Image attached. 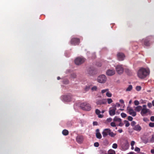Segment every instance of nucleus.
Here are the masks:
<instances>
[{
	"label": "nucleus",
	"instance_id": "f257e3e1",
	"mask_svg": "<svg viewBox=\"0 0 154 154\" xmlns=\"http://www.w3.org/2000/svg\"><path fill=\"white\" fill-rule=\"evenodd\" d=\"M149 73V71L148 69L142 68L138 72V76L140 79L145 78Z\"/></svg>",
	"mask_w": 154,
	"mask_h": 154
},
{
	"label": "nucleus",
	"instance_id": "f03ea898",
	"mask_svg": "<svg viewBox=\"0 0 154 154\" xmlns=\"http://www.w3.org/2000/svg\"><path fill=\"white\" fill-rule=\"evenodd\" d=\"M102 134L104 137H106L108 135H109L111 137H114L116 135V134L111 131V130L109 128L104 129L102 132Z\"/></svg>",
	"mask_w": 154,
	"mask_h": 154
},
{
	"label": "nucleus",
	"instance_id": "7ed1b4c3",
	"mask_svg": "<svg viewBox=\"0 0 154 154\" xmlns=\"http://www.w3.org/2000/svg\"><path fill=\"white\" fill-rule=\"evenodd\" d=\"M80 107L83 110L90 111L91 107V105L86 102L83 103L81 104Z\"/></svg>",
	"mask_w": 154,
	"mask_h": 154
},
{
	"label": "nucleus",
	"instance_id": "20e7f679",
	"mask_svg": "<svg viewBox=\"0 0 154 154\" xmlns=\"http://www.w3.org/2000/svg\"><path fill=\"white\" fill-rule=\"evenodd\" d=\"M107 80L106 76L104 75H101L98 77L97 79V82L101 83H105Z\"/></svg>",
	"mask_w": 154,
	"mask_h": 154
},
{
	"label": "nucleus",
	"instance_id": "39448f33",
	"mask_svg": "<svg viewBox=\"0 0 154 154\" xmlns=\"http://www.w3.org/2000/svg\"><path fill=\"white\" fill-rule=\"evenodd\" d=\"M143 108H142L140 114L142 116H145L146 114L150 112V110L146 108V106L145 105H143Z\"/></svg>",
	"mask_w": 154,
	"mask_h": 154
},
{
	"label": "nucleus",
	"instance_id": "423d86ee",
	"mask_svg": "<svg viewBox=\"0 0 154 154\" xmlns=\"http://www.w3.org/2000/svg\"><path fill=\"white\" fill-rule=\"evenodd\" d=\"M85 61L84 58L78 57L76 58L75 60V63L76 65H79L83 63Z\"/></svg>",
	"mask_w": 154,
	"mask_h": 154
},
{
	"label": "nucleus",
	"instance_id": "0eeeda50",
	"mask_svg": "<svg viewBox=\"0 0 154 154\" xmlns=\"http://www.w3.org/2000/svg\"><path fill=\"white\" fill-rule=\"evenodd\" d=\"M71 44L74 45H78L80 43V39L77 38H72L70 41Z\"/></svg>",
	"mask_w": 154,
	"mask_h": 154
},
{
	"label": "nucleus",
	"instance_id": "6e6552de",
	"mask_svg": "<svg viewBox=\"0 0 154 154\" xmlns=\"http://www.w3.org/2000/svg\"><path fill=\"white\" fill-rule=\"evenodd\" d=\"M88 73L90 75H94L97 74V71L94 68H89L88 70Z\"/></svg>",
	"mask_w": 154,
	"mask_h": 154
},
{
	"label": "nucleus",
	"instance_id": "1a4fd4ad",
	"mask_svg": "<svg viewBox=\"0 0 154 154\" xmlns=\"http://www.w3.org/2000/svg\"><path fill=\"white\" fill-rule=\"evenodd\" d=\"M116 69L117 72L119 74L122 73L124 71L122 65H118L116 67Z\"/></svg>",
	"mask_w": 154,
	"mask_h": 154
},
{
	"label": "nucleus",
	"instance_id": "9d476101",
	"mask_svg": "<svg viewBox=\"0 0 154 154\" xmlns=\"http://www.w3.org/2000/svg\"><path fill=\"white\" fill-rule=\"evenodd\" d=\"M71 99L72 96L71 95H65L62 97V100L66 102L70 101Z\"/></svg>",
	"mask_w": 154,
	"mask_h": 154
},
{
	"label": "nucleus",
	"instance_id": "9b49d317",
	"mask_svg": "<svg viewBox=\"0 0 154 154\" xmlns=\"http://www.w3.org/2000/svg\"><path fill=\"white\" fill-rule=\"evenodd\" d=\"M127 110L129 114L133 117L135 116L136 115V112L134 111V109L132 108L129 107H127Z\"/></svg>",
	"mask_w": 154,
	"mask_h": 154
},
{
	"label": "nucleus",
	"instance_id": "f8f14e48",
	"mask_svg": "<svg viewBox=\"0 0 154 154\" xmlns=\"http://www.w3.org/2000/svg\"><path fill=\"white\" fill-rule=\"evenodd\" d=\"M117 57L119 60L122 61L124 59L125 55L123 53L119 52L117 54Z\"/></svg>",
	"mask_w": 154,
	"mask_h": 154
},
{
	"label": "nucleus",
	"instance_id": "ddd939ff",
	"mask_svg": "<svg viewBox=\"0 0 154 154\" xmlns=\"http://www.w3.org/2000/svg\"><path fill=\"white\" fill-rule=\"evenodd\" d=\"M116 107H113V108H110L109 110V113L110 116H113L116 114Z\"/></svg>",
	"mask_w": 154,
	"mask_h": 154
},
{
	"label": "nucleus",
	"instance_id": "4468645a",
	"mask_svg": "<svg viewBox=\"0 0 154 154\" xmlns=\"http://www.w3.org/2000/svg\"><path fill=\"white\" fill-rule=\"evenodd\" d=\"M76 141L78 143H82L83 140V137L82 136H78L76 137Z\"/></svg>",
	"mask_w": 154,
	"mask_h": 154
},
{
	"label": "nucleus",
	"instance_id": "2eb2a0df",
	"mask_svg": "<svg viewBox=\"0 0 154 154\" xmlns=\"http://www.w3.org/2000/svg\"><path fill=\"white\" fill-rule=\"evenodd\" d=\"M106 103V100L105 99H103L102 100H97L96 101V103L97 105H101L105 104Z\"/></svg>",
	"mask_w": 154,
	"mask_h": 154
},
{
	"label": "nucleus",
	"instance_id": "dca6fc26",
	"mask_svg": "<svg viewBox=\"0 0 154 154\" xmlns=\"http://www.w3.org/2000/svg\"><path fill=\"white\" fill-rule=\"evenodd\" d=\"M115 73V71L114 70L108 69L106 72V74L109 76H112Z\"/></svg>",
	"mask_w": 154,
	"mask_h": 154
},
{
	"label": "nucleus",
	"instance_id": "f3484780",
	"mask_svg": "<svg viewBox=\"0 0 154 154\" xmlns=\"http://www.w3.org/2000/svg\"><path fill=\"white\" fill-rule=\"evenodd\" d=\"M133 128L134 130L138 131H140L142 129L141 127L139 125H135Z\"/></svg>",
	"mask_w": 154,
	"mask_h": 154
},
{
	"label": "nucleus",
	"instance_id": "a211bd4d",
	"mask_svg": "<svg viewBox=\"0 0 154 154\" xmlns=\"http://www.w3.org/2000/svg\"><path fill=\"white\" fill-rule=\"evenodd\" d=\"M149 37H148V38H145V39H143L144 44L146 46H149Z\"/></svg>",
	"mask_w": 154,
	"mask_h": 154
},
{
	"label": "nucleus",
	"instance_id": "6ab92c4d",
	"mask_svg": "<svg viewBox=\"0 0 154 154\" xmlns=\"http://www.w3.org/2000/svg\"><path fill=\"white\" fill-rule=\"evenodd\" d=\"M99 129H98L96 130L97 133H96V135L97 138L100 139L102 137V136L100 133L99 132Z\"/></svg>",
	"mask_w": 154,
	"mask_h": 154
},
{
	"label": "nucleus",
	"instance_id": "aec40b11",
	"mask_svg": "<svg viewBox=\"0 0 154 154\" xmlns=\"http://www.w3.org/2000/svg\"><path fill=\"white\" fill-rule=\"evenodd\" d=\"M142 109V107L140 106H138L135 107L134 110L138 112H139L140 111H141Z\"/></svg>",
	"mask_w": 154,
	"mask_h": 154
},
{
	"label": "nucleus",
	"instance_id": "412c9836",
	"mask_svg": "<svg viewBox=\"0 0 154 154\" xmlns=\"http://www.w3.org/2000/svg\"><path fill=\"white\" fill-rule=\"evenodd\" d=\"M62 134L65 136H66L69 134L68 131L66 129L63 130L62 132Z\"/></svg>",
	"mask_w": 154,
	"mask_h": 154
},
{
	"label": "nucleus",
	"instance_id": "4be33fe9",
	"mask_svg": "<svg viewBox=\"0 0 154 154\" xmlns=\"http://www.w3.org/2000/svg\"><path fill=\"white\" fill-rule=\"evenodd\" d=\"M133 87L132 85H130L126 90V91H131Z\"/></svg>",
	"mask_w": 154,
	"mask_h": 154
},
{
	"label": "nucleus",
	"instance_id": "5701e85b",
	"mask_svg": "<svg viewBox=\"0 0 154 154\" xmlns=\"http://www.w3.org/2000/svg\"><path fill=\"white\" fill-rule=\"evenodd\" d=\"M108 154H116V152L115 151L112 149H109L108 151Z\"/></svg>",
	"mask_w": 154,
	"mask_h": 154
},
{
	"label": "nucleus",
	"instance_id": "b1692460",
	"mask_svg": "<svg viewBox=\"0 0 154 154\" xmlns=\"http://www.w3.org/2000/svg\"><path fill=\"white\" fill-rule=\"evenodd\" d=\"M113 121H118L120 122H121V119L120 118H118L116 116H115L113 119Z\"/></svg>",
	"mask_w": 154,
	"mask_h": 154
},
{
	"label": "nucleus",
	"instance_id": "393cba45",
	"mask_svg": "<svg viewBox=\"0 0 154 154\" xmlns=\"http://www.w3.org/2000/svg\"><path fill=\"white\" fill-rule=\"evenodd\" d=\"M124 123L125 124V126L126 127H128L130 125V123L127 120H125L124 121Z\"/></svg>",
	"mask_w": 154,
	"mask_h": 154
},
{
	"label": "nucleus",
	"instance_id": "a878e982",
	"mask_svg": "<svg viewBox=\"0 0 154 154\" xmlns=\"http://www.w3.org/2000/svg\"><path fill=\"white\" fill-rule=\"evenodd\" d=\"M106 95L107 97H111L112 96V94L109 92V91L106 92Z\"/></svg>",
	"mask_w": 154,
	"mask_h": 154
},
{
	"label": "nucleus",
	"instance_id": "bb28decb",
	"mask_svg": "<svg viewBox=\"0 0 154 154\" xmlns=\"http://www.w3.org/2000/svg\"><path fill=\"white\" fill-rule=\"evenodd\" d=\"M106 100L108 104H110L113 102L111 98H108Z\"/></svg>",
	"mask_w": 154,
	"mask_h": 154
},
{
	"label": "nucleus",
	"instance_id": "cd10ccee",
	"mask_svg": "<svg viewBox=\"0 0 154 154\" xmlns=\"http://www.w3.org/2000/svg\"><path fill=\"white\" fill-rule=\"evenodd\" d=\"M134 105L135 106H138L140 104V103H139V101L137 100H135L134 102Z\"/></svg>",
	"mask_w": 154,
	"mask_h": 154
},
{
	"label": "nucleus",
	"instance_id": "c85d7f7f",
	"mask_svg": "<svg viewBox=\"0 0 154 154\" xmlns=\"http://www.w3.org/2000/svg\"><path fill=\"white\" fill-rule=\"evenodd\" d=\"M117 145L116 143H115L113 144L112 147L114 149H116L117 148Z\"/></svg>",
	"mask_w": 154,
	"mask_h": 154
},
{
	"label": "nucleus",
	"instance_id": "c756f323",
	"mask_svg": "<svg viewBox=\"0 0 154 154\" xmlns=\"http://www.w3.org/2000/svg\"><path fill=\"white\" fill-rule=\"evenodd\" d=\"M108 91H109V89H105L102 90L101 91V93L102 94H103L106 92H107Z\"/></svg>",
	"mask_w": 154,
	"mask_h": 154
},
{
	"label": "nucleus",
	"instance_id": "7c9ffc66",
	"mask_svg": "<svg viewBox=\"0 0 154 154\" xmlns=\"http://www.w3.org/2000/svg\"><path fill=\"white\" fill-rule=\"evenodd\" d=\"M149 126L151 127H154V123L152 122H150L149 123Z\"/></svg>",
	"mask_w": 154,
	"mask_h": 154
},
{
	"label": "nucleus",
	"instance_id": "2f4dec72",
	"mask_svg": "<svg viewBox=\"0 0 154 154\" xmlns=\"http://www.w3.org/2000/svg\"><path fill=\"white\" fill-rule=\"evenodd\" d=\"M121 115L122 118H125L127 116V115L124 113H122Z\"/></svg>",
	"mask_w": 154,
	"mask_h": 154
},
{
	"label": "nucleus",
	"instance_id": "473e14b6",
	"mask_svg": "<svg viewBox=\"0 0 154 154\" xmlns=\"http://www.w3.org/2000/svg\"><path fill=\"white\" fill-rule=\"evenodd\" d=\"M97 89V87L96 86H94L92 88L91 90H92V91H96Z\"/></svg>",
	"mask_w": 154,
	"mask_h": 154
},
{
	"label": "nucleus",
	"instance_id": "72a5a7b5",
	"mask_svg": "<svg viewBox=\"0 0 154 154\" xmlns=\"http://www.w3.org/2000/svg\"><path fill=\"white\" fill-rule=\"evenodd\" d=\"M95 113L98 115L100 113V111L98 109H96L95 110Z\"/></svg>",
	"mask_w": 154,
	"mask_h": 154
},
{
	"label": "nucleus",
	"instance_id": "f704fd0d",
	"mask_svg": "<svg viewBox=\"0 0 154 154\" xmlns=\"http://www.w3.org/2000/svg\"><path fill=\"white\" fill-rule=\"evenodd\" d=\"M141 87L140 86H137L136 87V90L137 91H140L141 89Z\"/></svg>",
	"mask_w": 154,
	"mask_h": 154
},
{
	"label": "nucleus",
	"instance_id": "c9c22d12",
	"mask_svg": "<svg viewBox=\"0 0 154 154\" xmlns=\"http://www.w3.org/2000/svg\"><path fill=\"white\" fill-rule=\"evenodd\" d=\"M135 151L136 152H139L140 151V149L138 147H136L135 149Z\"/></svg>",
	"mask_w": 154,
	"mask_h": 154
},
{
	"label": "nucleus",
	"instance_id": "e433bc0d",
	"mask_svg": "<svg viewBox=\"0 0 154 154\" xmlns=\"http://www.w3.org/2000/svg\"><path fill=\"white\" fill-rule=\"evenodd\" d=\"M136 124V122H135L133 121L131 123V125L133 127H134L135 125Z\"/></svg>",
	"mask_w": 154,
	"mask_h": 154
},
{
	"label": "nucleus",
	"instance_id": "4c0bfd02",
	"mask_svg": "<svg viewBox=\"0 0 154 154\" xmlns=\"http://www.w3.org/2000/svg\"><path fill=\"white\" fill-rule=\"evenodd\" d=\"M122 147L123 148V149H127V148L128 147V144L126 143L125 145V146H123V145H122Z\"/></svg>",
	"mask_w": 154,
	"mask_h": 154
},
{
	"label": "nucleus",
	"instance_id": "58836bf2",
	"mask_svg": "<svg viewBox=\"0 0 154 154\" xmlns=\"http://www.w3.org/2000/svg\"><path fill=\"white\" fill-rule=\"evenodd\" d=\"M71 76L72 78H76V75L74 73L71 74Z\"/></svg>",
	"mask_w": 154,
	"mask_h": 154
},
{
	"label": "nucleus",
	"instance_id": "ea45409f",
	"mask_svg": "<svg viewBox=\"0 0 154 154\" xmlns=\"http://www.w3.org/2000/svg\"><path fill=\"white\" fill-rule=\"evenodd\" d=\"M110 125L112 127H116V124L114 122H111V123H110Z\"/></svg>",
	"mask_w": 154,
	"mask_h": 154
},
{
	"label": "nucleus",
	"instance_id": "a19ab883",
	"mask_svg": "<svg viewBox=\"0 0 154 154\" xmlns=\"http://www.w3.org/2000/svg\"><path fill=\"white\" fill-rule=\"evenodd\" d=\"M128 120L131 121H132L133 119V118L131 116H128Z\"/></svg>",
	"mask_w": 154,
	"mask_h": 154
},
{
	"label": "nucleus",
	"instance_id": "79ce46f5",
	"mask_svg": "<svg viewBox=\"0 0 154 154\" xmlns=\"http://www.w3.org/2000/svg\"><path fill=\"white\" fill-rule=\"evenodd\" d=\"M90 88V87L89 86H86L85 88V90L86 91H87L89 90Z\"/></svg>",
	"mask_w": 154,
	"mask_h": 154
},
{
	"label": "nucleus",
	"instance_id": "37998d69",
	"mask_svg": "<svg viewBox=\"0 0 154 154\" xmlns=\"http://www.w3.org/2000/svg\"><path fill=\"white\" fill-rule=\"evenodd\" d=\"M94 145L96 147H98L99 146V143L98 142H95L94 143Z\"/></svg>",
	"mask_w": 154,
	"mask_h": 154
},
{
	"label": "nucleus",
	"instance_id": "c03bdc74",
	"mask_svg": "<svg viewBox=\"0 0 154 154\" xmlns=\"http://www.w3.org/2000/svg\"><path fill=\"white\" fill-rule=\"evenodd\" d=\"M112 119L111 118H108L106 120V121L107 122H110L112 121Z\"/></svg>",
	"mask_w": 154,
	"mask_h": 154
},
{
	"label": "nucleus",
	"instance_id": "a18cd8bd",
	"mask_svg": "<svg viewBox=\"0 0 154 154\" xmlns=\"http://www.w3.org/2000/svg\"><path fill=\"white\" fill-rule=\"evenodd\" d=\"M147 106L149 108H151L152 107V104L150 103H147Z\"/></svg>",
	"mask_w": 154,
	"mask_h": 154
},
{
	"label": "nucleus",
	"instance_id": "49530a36",
	"mask_svg": "<svg viewBox=\"0 0 154 154\" xmlns=\"http://www.w3.org/2000/svg\"><path fill=\"white\" fill-rule=\"evenodd\" d=\"M135 142L134 141H132L131 143V146H134V145L135 144Z\"/></svg>",
	"mask_w": 154,
	"mask_h": 154
},
{
	"label": "nucleus",
	"instance_id": "de8ad7c7",
	"mask_svg": "<svg viewBox=\"0 0 154 154\" xmlns=\"http://www.w3.org/2000/svg\"><path fill=\"white\" fill-rule=\"evenodd\" d=\"M120 106V104L119 103H116V105H115L114 107H116V106L119 107Z\"/></svg>",
	"mask_w": 154,
	"mask_h": 154
},
{
	"label": "nucleus",
	"instance_id": "09e8293b",
	"mask_svg": "<svg viewBox=\"0 0 154 154\" xmlns=\"http://www.w3.org/2000/svg\"><path fill=\"white\" fill-rule=\"evenodd\" d=\"M150 120L152 122L154 121V116H152L150 117Z\"/></svg>",
	"mask_w": 154,
	"mask_h": 154
},
{
	"label": "nucleus",
	"instance_id": "8fccbe9b",
	"mask_svg": "<svg viewBox=\"0 0 154 154\" xmlns=\"http://www.w3.org/2000/svg\"><path fill=\"white\" fill-rule=\"evenodd\" d=\"M93 125H98V123L97 122H93Z\"/></svg>",
	"mask_w": 154,
	"mask_h": 154
},
{
	"label": "nucleus",
	"instance_id": "3c124183",
	"mask_svg": "<svg viewBox=\"0 0 154 154\" xmlns=\"http://www.w3.org/2000/svg\"><path fill=\"white\" fill-rule=\"evenodd\" d=\"M150 141L152 143H153L154 142V137H152L151 138Z\"/></svg>",
	"mask_w": 154,
	"mask_h": 154
},
{
	"label": "nucleus",
	"instance_id": "603ef678",
	"mask_svg": "<svg viewBox=\"0 0 154 154\" xmlns=\"http://www.w3.org/2000/svg\"><path fill=\"white\" fill-rule=\"evenodd\" d=\"M98 115V117L99 118H102L103 117V115L99 114V115Z\"/></svg>",
	"mask_w": 154,
	"mask_h": 154
},
{
	"label": "nucleus",
	"instance_id": "864d4df0",
	"mask_svg": "<svg viewBox=\"0 0 154 154\" xmlns=\"http://www.w3.org/2000/svg\"><path fill=\"white\" fill-rule=\"evenodd\" d=\"M119 102L120 103H124V100L122 99H121L119 100Z\"/></svg>",
	"mask_w": 154,
	"mask_h": 154
},
{
	"label": "nucleus",
	"instance_id": "5fc2aeb1",
	"mask_svg": "<svg viewBox=\"0 0 154 154\" xmlns=\"http://www.w3.org/2000/svg\"><path fill=\"white\" fill-rule=\"evenodd\" d=\"M100 153H101L102 154L104 152V151H103V150H100Z\"/></svg>",
	"mask_w": 154,
	"mask_h": 154
},
{
	"label": "nucleus",
	"instance_id": "6e6d98bb",
	"mask_svg": "<svg viewBox=\"0 0 154 154\" xmlns=\"http://www.w3.org/2000/svg\"><path fill=\"white\" fill-rule=\"evenodd\" d=\"M122 129H119L118 130V131L119 133H122Z\"/></svg>",
	"mask_w": 154,
	"mask_h": 154
},
{
	"label": "nucleus",
	"instance_id": "4d7b16f0",
	"mask_svg": "<svg viewBox=\"0 0 154 154\" xmlns=\"http://www.w3.org/2000/svg\"><path fill=\"white\" fill-rule=\"evenodd\" d=\"M151 152L152 154H154V149H152L151 150Z\"/></svg>",
	"mask_w": 154,
	"mask_h": 154
},
{
	"label": "nucleus",
	"instance_id": "13d9d810",
	"mask_svg": "<svg viewBox=\"0 0 154 154\" xmlns=\"http://www.w3.org/2000/svg\"><path fill=\"white\" fill-rule=\"evenodd\" d=\"M123 124L121 122L119 124V126H122Z\"/></svg>",
	"mask_w": 154,
	"mask_h": 154
},
{
	"label": "nucleus",
	"instance_id": "bf43d9fd",
	"mask_svg": "<svg viewBox=\"0 0 154 154\" xmlns=\"http://www.w3.org/2000/svg\"><path fill=\"white\" fill-rule=\"evenodd\" d=\"M147 120V118H144L143 119V120L145 122H146Z\"/></svg>",
	"mask_w": 154,
	"mask_h": 154
},
{
	"label": "nucleus",
	"instance_id": "052dcab7",
	"mask_svg": "<svg viewBox=\"0 0 154 154\" xmlns=\"http://www.w3.org/2000/svg\"><path fill=\"white\" fill-rule=\"evenodd\" d=\"M127 154H134V152H131L128 153Z\"/></svg>",
	"mask_w": 154,
	"mask_h": 154
},
{
	"label": "nucleus",
	"instance_id": "680f3d73",
	"mask_svg": "<svg viewBox=\"0 0 154 154\" xmlns=\"http://www.w3.org/2000/svg\"><path fill=\"white\" fill-rule=\"evenodd\" d=\"M152 104L153 106H154V100H153L152 101Z\"/></svg>",
	"mask_w": 154,
	"mask_h": 154
},
{
	"label": "nucleus",
	"instance_id": "e2e57ef3",
	"mask_svg": "<svg viewBox=\"0 0 154 154\" xmlns=\"http://www.w3.org/2000/svg\"><path fill=\"white\" fill-rule=\"evenodd\" d=\"M68 80H66V83H65V84H68Z\"/></svg>",
	"mask_w": 154,
	"mask_h": 154
},
{
	"label": "nucleus",
	"instance_id": "0e129e2a",
	"mask_svg": "<svg viewBox=\"0 0 154 154\" xmlns=\"http://www.w3.org/2000/svg\"><path fill=\"white\" fill-rule=\"evenodd\" d=\"M134 149V146H131V149L133 150Z\"/></svg>",
	"mask_w": 154,
	"mask_h": 154
},
{
	"label": "nucleus",
	"instance_id": "69168bd1",
	"mask_svg": "<svg viewBox=\"0 0 154 154\" xmlns=\"http://www.w3.org/2000/svg\"><path fill=\"white\" fill-rule=\"evenodd\" d=\"M131 102H132V100H131L129 101V104H131Z\"/></svg>",
	"mask_w": 154,
	"mask_h": 154
},
{
	"label": "nucleus",
	"instance_id": "338daca9",
	"mask_svg": "<svg viewBox=\"0 0 154 154\" xmlns=\"http://www.w3.org/2000/svg\"><path fill=\"white\" fill-rule=\"evenodd\" d=\"M60 79V77L58 76L57 77V80H59Z\"/></svg>",
	"mask_w": 154,
	"mask_h": 154
},
{
	"label": "nucleus",
	"instance_id": "774afa93",
	"mask_svg": "<svg viewBox=\"0 0 154 154\" xmlns=\"http://www.w3.org/2000/svg\"><path fill=\"white\" fill-rule=\"evenodd\" d=\"M120 110H123V109H120Z\"/></svg>",
	"mask_w": 154,
	"mask_h": 154
}]
</instances>
